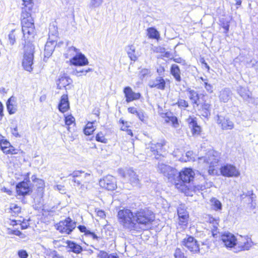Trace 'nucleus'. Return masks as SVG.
<instances>
[{"label":"nucleus","instance_id":"nucleus-1","mask_svg":"<svg viewBox=\"0 0 258 258\" xmlns=\"http://www.w3.org/2000/svg\"><path fill=\"white\" fill-rule=\"evenodd\" d=\"M22 17V31L25 43H32L35 34L34 21L28 12H23Z\"/></svg>","mask_w":258,"mask_h":258},{"label":"nucleus","instance_id":"nucleus-2","mask_svg":"<svg viewBox=\"0 0 258 258\" xmlns=\"http://www.w3.org/2000/svg\"><path fill=\"white\" fill-rule=\"evenodd\" d=\"M119 223L125 229L130 231H137L138 225L135 222L134 213L128 209L123 208L119 210L117 214Z\"/></svg>","mask_w":258,"mask_h":258},{"label":"nucleus","instance_id":"nucleus-3","mask_svg":"<svg viewBox=\"0 0 258 258\" xmlns=\"http://www.w3.org/2000/svg\"><path fill=\"white\" fill-rule=\"evenodd\" d=\"M220 154L215 151H209L204 157L199 158L201 162L206 163L209 165V169L208 171V175H204L203 176L205 180H208V177L209 175H214L215 171L214 167L218 165L220 160Z\"/></svg>","mask_w":258,"mask_h":258},{"label":"nucleus","instance_id":"nucleus-4","mask_svg":"<svg viewBox=\"0 0 258 258\" xmlns=\"http://www.w3.org/2000/svg\"><path fill=\"white\" fill-rule=\"evenodd\" d=\"M135 221L139 226H147L155 220V214L148 208H141L134 212Z\"/></svg>","mask_w":258,"mask_h":258},{"label":"nucleus","instance_id":"nucleus-5","mask_svg":"<svg viewBox=\"0 0 258 258\" xmlns=\"http://www.w3.org/2000/svg\"><path fill=\"white\" fill-rule=\"evenodd\" d=\"M24 46V54L22 61V66L25 70L29 72L33 70L34 45L32 43H25Z\"/></svg>","mask_w":258,"mask_h":258},{"label":"nucleus","instance_id":"nucleus-6","mask_svg":"<svg viewBox=\"0 0 258 258\" xmlns=\"http://www.w3.org/2000/svg\"><path fill=\"white\" fill-rule=\"evenodd\" d=\"M77 222L73 221L70 217L59 221L55 227L61 233L70 234L76 227Z\"/></svg>","mask_w":258,"mask_h":258},{"label":"nucleus","instance_id":"nucleus-7","mask_svg":"<svg viewBox=\"0 0 258 258\" xmlns=\"http://www.w3.org/2000/svg\"><path fill=\"white\" fill-rule=\"evenodd\" d=\"M118 173L126 181L130 183L133 186H138L140 184V180L136 172L131 169H118Z\"/></svg>","mask_w":258,"mask_h":258},{"label":"nucleus","instance_id":"nucleus-8","mask_svg":"<svg viewBox=\"0 0 258 258\" xmlns=\"http://www.w3.org/2000/svg\"><path fill=\"white\" fill-rule=\"evenodd\" d=\"M157 170L158 172L163 174L169 180L175 179L177 174V171L176 169L162 162L158 163L157 166Z\"/></svg>","mask_w":258,"mask_h":258},{"label":"nucleus","instance_id":"nucleus-9","mask_svg":"<svg viewBox=\"0 0 258 258\" xmlns=\"http://www.w3.org/2000/svg\"><path fill=\"white\" fill-rule=\"evenodd\" d=\"M182 244L193 253L200 252L199 244L197 240L191 236H187L183 239Z\"/></svg>","mask_w":258,"mask_h":258},{"label":"nucleus","instance_id":"nucleus-10","mask_svg":"<svg viewBox=\"0 0 258 258\" xmlns=\"http://www.w3.org/2000/svg\"><path fill=\"white\" fill-rule=\"evenodd\" d=\"M195 173L190 168H185L179 173L177 172L176 176L179 180L183 183H190L195 177Z\"/></svg>","mask_w":258,"mask_h":258},{"label":"nucleus","instance_id":"nucleus-11","mask_svg":"<svg viewBox=\"0 0 258 258\" xmlns=\"http://www.w3.org/2000/svg\"><path fill=\"white\" fill-rule=\"evenodd\" d=\"M222 175L226 177H238L240 175L239 171L236 167L232 164H226L220 168Z\"/></svg>","mask_w":258,"mask_h":258},{"label":"nucleus","instance_id":"nucleus-12","mask_svg":"<svg viewBox=\"0 0 258 258\" xmlns=\"http://www.w3.org/2000/svg\"><path fill=\"white\" fill-rule=\"evenodd\" d=\"M102 187L108 190H113L116 188V181L114 177L108 175L99 181Z\"/></svg>","mask_w":258,"mask_h":258},{"label":"nucleus","instance_id":"nucleus-13","mask_svg":"<svg viewBox=\"0 0 258 258\" xmlns=\"http://www.w3.org/2000/svg\"><path fill=\"white\" fill-rule=\"evenodd\" d=\"M253 242L248 236H241L237 239L236 245L239 248V251L248 250L252 246Z\"/></svg>","mask_w":258,"mask_h":258},{"label":"nucleus","instance_id":"nucleus-14","mask_svg":"<svg viewBox=\"0 0 258 258\" xmlns=\"http://www.w3.org/2000/svg\"><path fill=\"white\" fill-rule=\"evenodd\" d=\"M71 64L75 66H84L89 63L88 60L84 54L80 52L77 53L70 59Z\"/></svg>","mask_w":258,"mask_h":258},{"label":"nucleus","instance_id":"nucleus-15","mask_svg":"<svg viewBox=\"0 0 258 258\" xmlns=\"http://www.w3.org/2000/svg\"><path fill=\"white\" fill-rule=\"evenodd\" d=\"M217 123L222 130H228L233 128L234 123L229 118L221 115H217Z\"/></svg>","mask_w":258,"mask_h":258},{"label":"nucleus","instance_id":"nucleus-16","mask_svg":"<svg viewBox=\"0 0 258 258\" xmlns=\"http://www.w3.org/2000/svg\"><path fill=\"white\" fill-rule=\"evenodd\" d=\"M221 239L227 247H233L236 245L237 239L235 236L229 232H225L221 235Z\"/></svg>","mask_w":258,"mask_h":258},{"label":"nucleus","instance_id":"nucleus-17","mask_svg":"<svg viewBox=\"0 0 258 258\" xmlns=\"http://www.w3.org/2000/svg\"><path fill=\"white\" fill-rule=\"evenodd\" d=\"M186 122L188 125L189 127L191 129L193 136L199 135L201 132V128L198 124L197 118L194 116H189L186 119Z\"/></svg>","mask_w":258,"mask_h":258},{"label":"nucleus","instance_id":"nucleus-18","mask_svg":"<svg viewBox=\"0 0 258 258\" xmlns=\"http://www.w3.org/2000/svg\"><path fill=\"white\" fill-rule=\"evenodd\" d=\"M178 223L180 225H186L188 220V214L184 205H180L177 208Z\"/></svg>","mask_w":258,"mask_h":258},{"label":"nucleus","instance_id":"nucleus-19","mask_svg":"<svg viewBox=\"0 0 258 258\" xmlns=\"http://www.w3.org/2000/svg\"><path fill=\"white\" fill-rule=\"evenodd\" d=\"M56 46V43L55 40L48 39L46 43L44 50L43 60L44 61H47V59L51 56Z\"/></svg>","mask_w":258,"mask_h":258},{"label":"nucleus","instance_id":"nucleus-20","mask_svg":"<svg viewBox=\"0 0 258 258\" xmlns=\"http://www.w3.org/2000/svg\"><path fill=\"white\" fill-rule=\"evenodd\" d=\"M148 86L151 88H155L159 90H164L165 89L166 82L163 77L159 76L155 79L150 80Z\"/></svg>","mask_w":258,"mask_h":258},{"label":"nucleus","instance_id":"nucleus-21","mask_svg":"<svg viewBox=\"0 0 258 258\" xmlns=\"http://www.w3.org/2000/svg\"><path fill=\"white\" fill-rule=\"evenodd\" d=\"M30 181H22L18 183L16 185V191L18 195L25 196L29 194L31 191L29 186Z\"/></svg>","mask_w":258,"mask_h":258},{"label":"nucleus","instance_id":"nucleus-22","mask_svg":"<svg viewBox=\"0 0 258 258\" xmlns=\"http://www.w3.org/2000/svg\"><path fill=\"white\" fill-rule=\"evenodd\" d=\"M123 93L127 103L140 98L141 95L140 93L134 92L132 89L129 87H125L123 89Z\"/></svg>","mask_w":258,"mask_h":258},{"label":"nucleus","instance_id":"nucleus-23","mask_svg":"<svg viewBox=\"0 0 258 258\" xmlns=\"http://www.w3.org/2000/svg\"><path fill=\"white\" fill-rule=\"evenodd\" d=\"M72 83V80L67 74H60L56 81L57 88L61 89Z\"/></svg>","mask_w":258,"mask_h":258},{"label":"nucleus","instance_id":"nucleus-24","mask_svg":"<svg viewBox=\"0 0 258 258\" xmlns=\"http://www.w3.org/2000/svg\"><path fill=\"white\" fill-rule=\"evenodd\" d=\"M211 104L206 101L201 103L199 112L203 117L208 118L211 115Z\"/></svg>","mask_w":258,"mask_h":258},{"label":"nucleus","instance_id":"nucleus-25","mask_svg":"<svg viewBox=\"0 0 258 258\" xmlns=\"http://www.w3.org/2000/svg\"><path fill=\"white\" fill-rule=\"evenodd\" d=\"M77 228L81 232L84 233V235L86 237L90 238L93 240L96 241H99L100 239V237L98 236L95 232L88 229L84 225H79Z\"/></svg>","mask_w":258,"mask_h":258},{"label":"nucleus","instance_id":"nucleus-26","mask_svg":"<svg viewBox=\"0 0 258 258\" xmlns=\"http://www.w3.org/2000/svg\"><path fill=\"white\" fill-rule=\"evenodd\" d=\"M164 145V142L157 143V144L152 143L148 148V149H150V151L152 152L153 153V154L156 156L155 158L157 160H159L160 159V157H161L160 153L162 150L163 146Z\"/></svg>","mask_w":258,"mask_h":258},{"label":"nucleus","instance_id":"nucleus-27","mask_svg":"<svg viewBox=\"0 0 258 258\" xmlns=\"http://www.w3.org/2000/svg\"><path fill=\"white\" fill-rule=\"evenodd\" d=\"M58 107L59 110L62 113L68 111L70 107L68 95L63 94L61 96Z\"/></svg>","mask_w":258,"mask_h":258},{"label":"nucleus","instance_id":"nucleus-28","mask_svg":"<svg viewBox=\"0 0 258 258\" xmlns=\"http://www.w3.org/2000/svg\"><path fill=\"white\" fill-rule=\"evenodd\" d=\"M188 94V97L190 100L191 103L193 105H196L199 106L200 105L199 101L200 100V95L198 92L194 90H192L188 88L186 90Z\"/></svg>","mask_w":258,"mask_h":258},{"label":"nucleus","instance_id":"nucleus-29","mask_svg":"<svg viewBox=\"0 0 258 258\" xmlns=\"http://www.w3.org/2000/svg\"><path fill=\"white\" fill-rule=\"evenodd\" d=\"M66 243L67 244V247L69 249V251L79 254L83 251L82 247L74 241L68 240Z\"/></svg>","mask_w":258,"mask_h":258},{"label":"nucleus","instance_id":"nucleus-30","mask_svg":"<svg viewBox=\"0 0 258 258\" xmlns=\"http://www.w3.org/2000/svg\"><path fill=\"white\" fill-rule=\"evenodd\" d=\"M170 72L176 82H180L181 81V71L177 64H172L171 66Z\"/></svg>","mask_w":258,"mask_h":258},{"label":"nucleus","instance_id":"nucleus-31","mask_svg":"<svg viewBox=\"0 0 258 258\" xmlns=\"http://www.w3.org/2000/svg\"><path fill=\"white\" fill-rule=\"evenodd\" d=\"M125 51L131 60L135 61L138 59V53L136 51V48L134 45H127L125 47Z\"/></svg>","mask_w":258,"mask_h":258},{"label":"nucleus","instance_id":"nucleus-32","mask_svg":"<svg viewBox=\"0 0 258 258\" xmlns=\"http://www.w3.org/2000/svg\"><path fill=\"white\" fill-rule=\"evenodd\" d=\"M232 92L230 89L226 88L222 89L219 95L220 101L223 102H227L231 97Z\"/></svg>","mask_w":258,"mask_h":258},{"label":"nucleus","instance_id":"nucleus-33","mask_svg":"<svg viewBox=\"0 0 258 258\" xmlns=\"http://www.w3.org/2000/svg\"><path fill=\"white\" fill-rule=\"evenodd\" d=\"M237 91L244 100L247 101L251 98V93L247 88L239 86L237 88Z\"/></svg>","mask_w":258,"mask_h":258},{"label":"nucleus","instance_id":"nucleus-34","mask_svg":"<svg viewBox=\"0 0 258 258\" xmlns=\"http://www.w3.org/2000/svg\"><path fill=\"white\" fill-rule=\"evenodd\" d=\"M14 99L15 98L13 97H11L8 99L7 102V108L10 114L15 113L17 110L16 105L12 103V102L14 101Z\"/></svg>","mask_w":258,"mask_h":258},{"label":"nucleus","instance_id":"nucleus-35","mask_svg":"<svg viewBox=\"0 0 258 258\" xmlns=\"http://www.w3.org/2000/svg\"><path fill=\"white\" fill-rule=\"evenodd\" d=\"M21 34V31L19 29H13L10 32L8 37L10 44L13 45L16 42V37L18 35Z\"/></svg>","mask_w":258,"mask_h":258},{"label":"nucleus","instance_id":"nucleus-36","mask_svg":"<svg viewBox=\"0 0 258 258\" xmlns=\"http://www.w3.org/2000/svg\"><path fill=\"white\" fill-rule=\"evenodd\" d=\"M147 35L149 38L154 39H158L160 38L159 32L154 27H150L147 29Z\"/></svg>","mask_w":258,"mask_h":258},{"label":"nucleus","instance_id":"nucleus-37","mask_svg":"<svg viewBox=\"0 0 258 258\" xmlns=\"http://www.w3.org/2000/svg\"><path fill=\"white\" fill-rule=\"evenodd\" d=\"M79 52V50L74 46H69L66 52L64 53L66 58H69L73 57L77 53Z\"/></svg>","mask_w":258,"mask_h":258},{"label":"nucleus","instance_id":"nucleus-38","mask_svg":"<svg viewBox=\"0 0 258 258\" xmlns=\"http://www.w3.org/2000/svg\"><path fill=\"white\" fill-rule=\"evenodd\" d=\"M44 253L45 258H58L61 255L56 250L50 249H46Z\"/></svg>","mask_w":258,"mask_h":258},{"label":"nucleus","instance_id":"nucleus-39","mask_svg":"<svg viewBox=\"0 0 258 258\" xmlns=\"http://www.w3.org/2000/svg\"><path fill=\"white\" fill-rule=\"evenodd\" d=\"M212 205L213 206L214 210L215 211H220L222 209V205L221 202L215 198H212L210 200Z\"/></svg>","mask_w":258,"mask_h":258},{"label":"nucleus","instance_id":"nucleus-40","mask_svg":"<svg viewBox=\"0 0 258 258\" xmlns=\"http://www.w3.org/2000/svg\"><path fill=\"white\" fill-rule=\"evenodd\" d=\"M98 256L99 258H119L117 254L115 253L108 254L104 251H101L98 254Z\"/></svg>","mask_w":258,"mask_h":258},{"label":"nucleus","instance_id":"nucleus-41","mask_svg":"<svg viewBox=\"0 0 258 258\" xmlns=\"http://www.w3.org/2000/svg\"><path fill=\"white\" fill-rule=\"evenodd\" d=\"M102 0H91L88 5V7L90 9H94L99 7L103 3Z\"/></svg>","mask_w":258,"mask_h":258},{"label":"nucleus","instance_id":"nucleus-42","mask_svg":"<svg viewBox=\"0 0 258 258\" xmlns=\"http://www.w3.org/2000/svg\"><path fill=\"white\" fill-rule=\"evenodd\" d=\"M177 105L181 109H185L189 106L188 103L186 100L182 99H178L177 102L175 104Z\"/></svg>","mask_w":258,"mask_h":258},{"label":"nucleus","instance_id":"nucleus-43","mask_svg":"<svg viewBox=\"0 0 258 258\" xmlns=\"http://www.w3.org/2000/svg\"><path fill=\"white\" fill-rule=\"evenodd\" d=\"M157 52L162 53V57H165L167 58H170L172 56V54L169 51H166V49L164 47H159L157 48Z\"/></svg>","mask_w":258,"mask_h":258},{"label":"nucleus","instance_id":"nucleus-44","mask_svg":"<svg viewBox=\"0 0 258 258\" xmlns=\"http://www.w3.org/2000/svg\"><path fill=\"white\" fill-rule=\"evenodd\" d=\"M49 38L48 39H50V36H54L55 37H57V35L58 34L57 27L54 25H50L49 28Z\"/></svg>","mask_w":258,"mask_h":258},{"label":"nucleus","instance_id":"nucleus-45","mask_svg":"<svg viewBox=\"0 0 258 258\" xmlns=\"http://www.w3.org/2000/svg\"><path fill=\"white\" fill-rule=\"evenodd\" d=\"M96 140L103 143H106L107 142V139L105 138L104 134L101 132L97 134Z\"/></svg>","mask_w":258,"mask_h":258},{"label":"nucleus","instance_id":"nucleus-46","mask_svg":"<svg viewBox=\"0 0 258 258\" xmlns=\"http://www.w3.org/2000/svg\"><path fill=\"white\" fill-rule=\"evenodd\" d=\"M22 1L24 8H26L29 11H30L33 7L32 0H22Z\"/></svg>","mask_w":258,"mask_h":258},{"label":"nucleus","instance_id":"nucleus-47","mask_svg":"<svg viewBox=\"0 0 258 258\" xmlns=\"http://www.w3.org/2000/svg\"><path fill=\"white\" fill-rule=\"evenodd\" d=\"M10 209L12 211L11 212L12 213H14L15 214H18L21 211V208L16 204H11Z\"/></svg>","mask_w":258,"mask_h":258},{"label":"nucleus","instance_id":"nucleus-48","mask_svg":"<svg viewBox=\"0 0 258 258\" xmlns=\"http://www.w3.org/2000/svg\"><path fill=\"white\" fill-rule=\"evenodd\" d=\"M245 195V197H248V202H250L251 203L253 202V199L256 198V196L253 193L252 190L248 191Z\"/></svg>","mask_w":258,"mask_h":258},{"label":"nucleus","instance_id":"nucleus-49","mask_svg":"<svg viewBox=\"0 0 258 258\" xmlns=\"http://www.w3.org/2000/svg\"><path fill=\"white\" fill-rule=\"evenodd\" d=\"M65 123L67 125H70L74 122L75 118L72 115H69L65 117Z\"/></svg>","mask_w":258,"mask_h":258},{"label":"nucleus","instance_id":"nucleus-50","mask_svg":"<svg viewBox=\"0 0 258 258\" xmlns=\"http://www.w3.org/2000/svg\"><path fill=\"white\" fill-rule=\"evenodd\" d=\"M174 255L175 258H185L184 253L179 248L176 249Z\"/></svg>","mask_w":258,"mask_h":258},{"label":"nucleus","instance_id":"nucleus-51","mask_svg":"<svg viewBox=\"0 0 258 258\" xmlns=\"http://www.w3.org/2000/svg\"><path fill=\"white\" fill-rule=\"evenodd\" d=\"M18 255L20 258H27L28 253L26 250L21 249L18 251Z\"/></svg>","mask_w":258,"mask_h":258},{"label":"nucleus","instance_id":"nucleus-52","mask_svg":"<svg viewBox=\"0 0 258 258\" xmlns=\"http://www.w3.org/2000/svg\"><path fill=\"white\" fill-rule=\"evenodd\" d=\"M204 87L206 91L209 93H212L213 92V87L210 84H209L208 82H205Z\"/></svg>","mask_w":258,"mask_h":258},{"label":"nucleus","instance_id":"nucleus-53","mask_svg":"<svg viewBox=\"0 0 258 258\" xmlns=\"http://www.w3.org/2000/svg\"><path fill=\"white\" fill-rule=\"evenodd\" d=\"M84 173L83 171L81 170L74 171L73 173H70L69 176H72L73 178H76L81 176L82 173Z\"/></svg>","mask_w":258,"mask_h":258},{"label":"nucleus","instance_id":"nucleus-54","mask_svg":"<svg viewBox=\"0 0 258 258\" xmlns=\"http://www.w3.org/2000/svg\"><path fill=\"white\" fill-rule=\"evenodd\" d=\"M170 59L173 60L174 62L179 63H182V64H184L185 63V60H184L181 57H171Z\"/></svg>","mask_w":258,"mask_h":258},{"label":"nucleus","instance_id":"nucleus-55","mask_svg":"<svg viewBox=\"0 0 258 258\" xmlns=\"http://www.w3.org/2000/svg\"><path fill=\"white\" fill-rule=\"evenodd\" d=\"M10 146V143L7 140H3L0 143L1 149L9 148Z\"/></svg>","mask_w":258,"mask_h":258},{"label":"nucleus","instance_id":"nucleus-56","mask_svg":"<svg viewBox=\"0 0 258 258\" xmlns=\"http://www.w3.org/2000/svg\"><path fill=\"white\" fill-rule=\"evenodd\" d=\"M8 233L10 234H13L17 236H20L22 234L21 232L19 230H12L10 229H8Z\"/></svg>","mask_w":258,"mask_h":258},{"label":"nucleus","instance_id":"nucleus-57","mask_svg":"<svg viewBox=\"0 0 258 258\" xmlns=\"http://www.w3.org/2000/svg\"><path fill=\"white\" fill-rule=\"evenodd\" d=\"M218 227L217 226H213L211 227L212 229V233L213 237H215L217 234L219 233L218 230Z\"/></svg>","mask_w":258,"mask_h":258},{"label":"nucleus","instance_id":"nucleus-58","mask_svg":"<svg viewBox=\"0 0 258 258\" xmlns=\"http://www.w3.org/2000/svg\"><path fill=\"white\" fill-rule=\"evenodd\" d=\"M11 133L16 137L20 138L21 137V136L19 135V134L18 132V129H17V126H15L13 128H11Z\"/></svg>","mask_w":258,"mask_h":258},{"label":"nucleus","instance_id":"nucleus-59","mask_svg":"<svg viewBox=\"0 0 258 258\" xmlns=\"http://www.w3.org/2000/svg\"><path fill=\"white\" fill-rule=\"evenodd\" d=\"M31 179L33 182L38 181L40 185L43 184V181L42 179L37 178L35 175L32 176Z\"/></svg>","mask_w":258,"mask_h":258},{"label":"nucleus","instance_id":"nucleus-60","mask_svg":"<svg viewBox=\"0 0 258 258\" xmlns=\"http://www.w3.org/2000/svg\"><path fill=\"white\" fill-rule=\"evenodd\" d=\"M137 116L139 118V119L140 120H141L142 121H143L144 120L145 116L144 114V112L142 110H140V111L138 113V115H137Z\"/></svg>","mask_w":258,"mask_h":258},{"label":"nucleus","instance_id":"nucleus-61","mask_svg":"<svg viewBox=\"0 0 258 258\" xmlns=\"http://www.w3.org/2000/svg\"><path fill=\"white\" fill-rule=\"evenodd\" d=\"M230 25L228 23L223 24L222 26V28L224 29V33L225 34H227L229 30Z\"/></svg>","mask_w":258,"mask_h":258},{"label":"nucleus","instance_id":"nucleus-62","mask_svg":"<svg viewBox=\"0 0 258 258\" xmlns=\"http://www.w3.org/2000/svg\"><path fill=\"white\" fill-rule=\"evenodd\" d=\"M164 71H165L164 68L161 66H160L157 69V72L160 76L162 75L163 74V73L164 72Z\"/></svg>","mask_w":258,"mask_h":258},{"label":"nucleus","instance_id":"nucleus-63","mask_svg":"<svg viewBox=\"0 0 258 258\" xmlns=\"http://www.w3.org/2000/svg\"><path fill=\"white\" fill-rule=\"evenodd\" d=\"M10 154H16L18 153V150L15 149L13 146H10L9 147Z\"/></svg>","mask_w":258,"mask_h":258},{"label":"nucleus","instance_id":"nucleus-64","mask_svg":"<svg viewBox=\"0 0 258 258\" xmlns=\"http://www.w3.org/2000/svg\"><path fill=\"white\" fill-rule=\"evenodd\" d=\"M97 214L98 216H99L101 218H104L105 217V212L103 210H98L97 212Z\"/></svg>","mask_w":258,"mask_h":258}]
</instances>
